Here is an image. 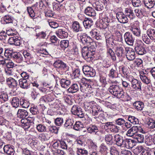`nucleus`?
Wrapping results in <instances>:
<instances>
[{
    "mask_svg": "<svg viewBox=\"0 0 155 155\" xmlns=\"http://www.w3.org/2000/svg\"><path fill=\"white\" fill-rule=\"evenodd\" d=\"M143 44L140 40L137 41L135 44V49L137 53L140 55H142L146 53V51L143 47Z\"/></svg>",
    "mask_w": 155,
    "mask_h": 155,
    "instance_id": "f257e3e1",
    "label": "nucleus"
},
{
    "mask_svg": "<svg viewBox=\"0 0 155 155\" xmlns=\"http://www.w3.org/2000/svg\"><path fill=\"white\" fill-rule=\"evenodd\" d=\"M109 90L112 94L116 97L117 98L118 97L120 94L123 91L122 89L116 85L110 86L109 88Z\"/></svg>",
    "mask_w": 155,
    "mask_h": 155,
    "instance_id": "f03ea898",
    "label": "nucleus"
},
{
    "mask_svg": "<svg viewBox=\"0 0 155 155\" xmlns=\"http://www.w3.org/2000/svg\"><path fill=\"white\" fill-rule=\"evenodd\" d=\"M71 111L73 114L77 115L81 118H83L84 116V113L81 108L77 106H73Z\"/></svg>",
    "mask_w": 155,
    "mask_h": 155,
    "instance_id": "7ed1b4c3",
    "label": "nucleus"
},
{
    "mask_svg": "<svg viewBox=\"0 0 155 155\" xmlns=\"http://www.w3.org/2000/svg\"><path fill=\"white\" fill-rule=\"evenodd\" d=\"M80 40L83 45L86 46L89 45V43L91 40V38L88 36L85 33H82L79 36Z\"/></svg>",
    "mask_w": 155,
    "mask_h": 155,
    "instance_id": "20e7f679",
    "label": "nucleus"
},
{
    "mask_svg": "<svg viewBox=\"0 0 155 155\" xmlns=\"http://www.w3.org/2000/svg\"><path fill=\"white\" fill-rule=\"evenodd\" d=\"M125 42L129 45H133L134 39L132 34L129 32H126L124 35Z\"/></svg>",
    "mask_w": 155,
    "mask_h": 155,
    "instance_id": "39448f33",
    "label": "nucleus"
},
{
    "mask_svg": "<svg viewBox=\"0 0 155 155\" xmlns=\"http://www.w3.org/2000/svg\"><path fill=\"white\" fill-rule=\"evenodd\" d=\"M83 71L85 74L87 75V77H94L95 73L92 68L88 65H84L83 67Z\"/></svg>",
    "mask_w": 155,
    "mask_h": 155,
    "instance_id": "423d86ee",
    "label": "nucleus"
},
{
    "mask_svg": "<svg viewBox=\"0 0 155 155\" xmlns=\"http://www.w3.org/2000/svg\"><path fill=\"white\" fill-rule=\"evenodd\" d=\"M126 58L128 60L132 61L134 60L135 57V54L134 50L131 48H125Z\"/></svg>",
    "mask_w": 155,
    "mask_h": 155,
    "instance_id": "0eeeda50",
    "label": "nucleus"
},
{
    "mask_svg": "<svg viewBox=\"0 0 155 155\" xmlns=\"http://www.w3.org/2000/svg\"><path fill=\"white\" fill-rule=\"evenodd\" d=\"M60 143V147L64 149L70 148L73 145L72 142L70 140H58Z\"/></svg>",
    "mask_w": 155,
    "mask_h": 155,
    "instance_id": "6e6552de",
    "label": "nucleus"
},
{
    "mask_svg": "<svg viewBox=\"0 0 155 155\" xmlns=\"http://www.w3.org/2000/svg\"><path fill=\"white\" fill-rule=\"evenodd\" d=\"M116 17L118 21L122 23H126L128 22V19L126 16L122 12H118L116 14Z\"/></svg>",
    "mask_w": 155,
    "mask_h": 155,
    "instance_id": "1a4fd4ad",
    "label": "nucleus"
},
{
    "mask_svg": "<svg viewBox=\"0 0 155 155\" xmlns=\"http://www.w3.org/2000/svg\"><path fill=\"white\" fill-rule=\"evenodd\" d=\"M8 42L11 45H14L17 46H19L21 43V38L18 36H14L9 38Z\"/></svg>",
    "mask_w": 155,
    "mask_h": 155,
    "instance_id": "9d476101",
    "label": "nucleus"
},
{
    "mask_svg": "<svg viewBox=\"0 0 155 155\" xmlns=\"http://www.w3.org/2000/svg\"><path fill=\"white\" fill-rule=\"evenodd\" d=\"M114 140L118 146L121 147L124 145L125 140H124L122 136L118 134H116L114 136Z\"/></svg>",
    "mask_w": 155,
    "mask_h": 155,
    "instance_id": "9b49d317",
    "label": "nucleus"
},
{
    "mask_svg": "<svg viewBox=\"0 0 155 155\" xmlns=\"http://www.w3.org/2000/svg\"><path fill=\"white\" fill-rule=\"evenodd\" d=\"M68 30L65 28L60 29L57 31L58 36L60 38H67L68 36Z\"/></svg>",
    "mask_w": 155,
    "mask_h": 155,
    "instance_id": "f8f14e48",
    "label": "nucleus"
},
{
    "mask_svg": "<svg viewBox=\"0 0 155 155\" xmlns=\"http://www.w3.org/2000/svg\"><path fill=\"white\" fill-rule=\"evenodd\" d=\"M132 87L135 90L138 91H141V83L137 79L134 78L131 81Z\"/></svg>",
    "mask_w": 155,
    "mask_h": 155,
    "instance_id": "ddd939ff",
    "label": "nucleus"
},
{
    "mask_svg": "<svg viewBox=\"0 0 155 155\" xmlns=\"http://www.w3.org/2000/svg\"><path fill=\"white\" fill-rule=\"evenodd\" d=\"M28 78H27L26 79L25 78H21L19 80V84L21 88L27 89L29 87L30 84L29 82L27 80Z\"/></svg>",
    "mask_w": 155,
    "mask_h": 155,
    "instance_id": "4468645a",
    "label": "nucleus"
},
{
    "mask_svg": "<svg viewBox=\"0 0 155 155\" xmlns=\"http://www.w3.org/2000/svg\"><path fill=\"white\" fill-rule=\"evenodd\" d=\"M71 29L74 32L76 33L82 31V27L80 26L79 23L77 21H75L71 25Z\"/></svg>",
    "mask_w": 155,
    "mask_h": 155,
    "instance_id": "2eb2a0df",
    "label": "nucleus"
},
{
    "mask_svg": "<svg viewBox=\"0 0 155 155\" xmlns=\"http://www.w3.org/2000/svg\"><path fill=\"white\" fill-rule=\"evenodd\" d=\"M124 13V14L126 16L128 17L131 19H133L135 17L133 10L131 7L126 8L125 10Z\"/></svg>",
    "mask_w": 155,
    "mask_h": 155,
    "instance_id": "dca6fc26",
    "label": "nucleus"
},
{
    "mask_svg": "<svg viewBox=\"0 0 155 155\" xmlns=\"http://www.w3.org/2000/svg\"><path fill=\"white\" fill-rule=\"evenodd\" d=\"M90 34L92 38L97 40H99L101 39L100 32L95 28L92 29L90 32Z\"/></svg>",
    "mask_w": 155,
    "mask_h": 155,
    "instance_id": "f3484780",
    "label": "nucleus"
},
{
    "mask_svg": "<svg viewBox=\"0 0 155 155\" xmlns=\"http://www.w3.org/2000/svg\"><path fill=\"white\" fill-rule=\"evenodd\" d=\"M54 100L53 95L49 94L42 97L40 101L42 103H47L52 101Z\"/></svg>",
    "mask_w": 155,
    "mask_h": 155,
    "instance_id": "a211bd4d",
    "label": "nucleus"
},
{
    "mask_svg": "<svg viewBox=\"0 0 155 155\" xmlns=\"http://www.w3.org/2000/svg\"><path fill=\"white\" fill-rule=\"evenodd\" d=\"M3 149L5 152L8 155H14L15 153L13 147L9 145L4 146Z\"/></svg>",
    "mask_w": 155,
    "mask_h": 155,
    "instance_id": "6ab92c4d",
    "label": "nucleus"
},
{
    "mask_svg": "<svg viewBox=\"0 0 155 155\" xmlns=\"http://www.w3.org/2000/svg\"><path fill=\"white\" fill-rule=\"evenodd\" d=\"M137 126H134L129 129L127 132V135L133 138L137 134Z\"/></svg>",
    "mask_w": 155,
    "mask_h": 155,
    "instance_id": "aec40b11",
    "label": "nucleus"
},
{
    "mask_svg": "<svg viewBox=\"0 0 155 155\" xmlns=\"http://www.w3.org/2000/svg\"><path fill=\"white\" fill-rule=\"evenodd\" d=\"M143 3L145 7L147 8H151L155 5L154 0H143Z\"/></svg>",
    "mask_w": 155,
    "mask_h": 155,
    "instance_id": "412c9836",
    "label": "nucleus"
},
{
    "mask_svg": "<svg viewBox=\"0 0 155 155\" xmlns=\"http://www.w3.org/2000/svg\"><path fill=\"white\" fill-rule=\"evenodd\" d=\"M132 33L138 37L140 36L141 30L139 27L134 26L130 29Z\"/></svg>",
    "mask_w": 155,
    "mask_h": 155,
    "instance_id": "4be33fe9",
    "label": "nucleus"
},
{
    "mask_svg": "<svg viewBox=\"0 0 155 155\" xmlns=\"http://www.w3.org/2000/svg\"><path fill=\"white\" fill-rule=\"evenodd\" d=\"M116 54L119 58H122L125 55V51L123 48L121 46L117 47L116 50Z\"/></svg>",
    "mask_w": 155,
    "mask_h": 155,
    "instance_id": "5701e85b",
    "label": "nucleus"
},
{
    "mask_svg": "<svg viewBox=\"0 0 155 155\" xmlns=\"http://www.w3.org/2000/svg\"><path fill=\"white\" fill-rule=\"evenodd\" d=\"M134 145V143L133 140L131 139H126L125 140L123 147L128 149H131Z\"/></svg>",
    "mask_w": 155,
    "mask_h": 155,
    "instance_id": "b1692460",
    "label": "nucleus"
},
{
    "mask_svg": "<svg viewBox=\"0 0 155 155\" xmlns=\"http://www.w3.org/2000/svg\"><path fill=\"white\" fill-rule=\"evenodd\" d=\"M134 108L137 110H142L144 107V104L143 102L140 101H137L133 104Z\"/></svg>",
    "mask_w": 155,
    "mask_h": 155,
    "instance_id": "393cba45",
    "label": "nucleus"
},
{
    "mask_svg": "<svg viewBox=\"0 0 155 155\" xmlns=\"http://www.w3.org/2000/svg\"><path fill=\"white\" fill-rule=\"evenodd\" d=\"M84 12L86 15L89 16H94L96 15L95 11L90 7H88L86 8Z\"/></svg>",
    "mask_w": 155,
    "mask_h": 155,
    "instance_id": "a878e982",
    "label": "nucleus"
},
{
    "mask_svg": "<svg viewBox=\"0 0 155 155\" xmlns=\"http://www.w3.org/2000/svg\"><path fill=\"white\" fill-rule=\"evenodd\" d=\"M147 124L150 130H155V120L152 118L147 119Z\"/></svg>",
    "mask_w": 155,
    "mask_h": 155,
    "instance_id": "bb28decb",
    "label": "nucleus"
},
{
    "mask_svg": "<svg viewBox=\"0 0 155 155\" xmlns=\"http://www.w3.org/2000/svg\"><path fill=\"white\" fill-rule=\"evenodd\" d=\"M117 98H120L122 101H130L131 99L130 97L129 96L127 93H124L123 91L120 94Z\"/></svg>",
    "mask_w": 155,
    "mask_h": 155,
    "instance_id": "cd10ccee",
    "label": "nucleus"
},
{
    "mask_svg": "<svg viewBox=\"0 0 155 155\" xmlns=\"http://www.w3.org/2000/svg\"><path fill=\"white\" fill-rule=\"evenodd\" d=\"M74 123V121L72 117H69L67 118L64 124V126L66 127H68V128H72Z\"/></svg>",
    "mask_w": 155,
    "mask_h": 155,
    "instance_id": "c85d7f7f",
    "label": "nucleus"
},
{
    "mask_svg": "<svg viewBox=\"0 0 155 155\" xmlns=\"http://www.w3.org/2000/svg\"><path fill=\"white\" fill-rule=\"evenodd\" d=\"M60 83L61 87L64 88H67L70 84L71 81L66 78H63L60 80Z\"/></svg>",
    "mask_w": 155,
    "mask_h": 155,
    "instance_id": "c756f323",
    "label": "nucleus"
},
{
    "mask_svg": "<svg viewBox=\"0 0 155 155\" xmlns=\"http://www.w3.org/2000/svg\"><path fill=\"white\" fill-rule=\"evenodd\" d=\"M28 114V113L27 110L23 109H19L18 111V117L20 118L26 117Z\"/></svg>",
    "mask_w": 155,
    "mask_h": 155,
    "instance_id": "7c9ffc66",
    "label": "nucleus"
},
{
    "mask_svg": "<svg viewBox=\"0 0 155 155\" xmlns=\"http://www.w3.org/2000/svg\"><path fill=\"white\" fill-rule=\"evenodd\" d=\"M83 24L85 28H89L93 25V21L91 19L86 18L83 21Z\"/></svg>",
    "mask_w": 155,
    "mask_h": 155,
    "instance_id": "2f4dec72",
    "label": "nucleus"
},
{
    "mask_svg": "<svg viewBox=\"0 0 155 155\" xmlns=\"http://www.w3.org/2000/svg\"><path fill=\"white\" fill-rule=\"evenodd\" d=\"M6 81L8 84L10 86H13V87L16 88L17 82L13 78H7Z\"/></svg>",
    "mask_w": 155,
    "mask_h": 155,
    "instance_id": "473e14b6",
    "label": "nucleus"
},
{
    "mask_svg": "<svg viewBox=\"0 0 155 155\" xmlns=\"http://www.w3.org/2000/svg\"><path fill=\"white\" fill-rule=\"evenodd\" d=\"M147 35L152 40H155V30L149 29L147 31Z\"/></svg>",
    "mask_w": 155,
    "mask_h": 155,
    "instance_id": "72a5a7b5",
    "label": "nucleus"
},
{
    "mask_svg": "<svg viewBox=\"0 0 155 155\" xmlns=\"http://www.w3.org/2000/svg\"><path fill=\"white\" fill-rule=\"evenodd\" d=\"M79 90V87L77 84H72L68 89V91L70 93L77 92Z\"/></svg>",
    "mask_w": 155,
    "mask_h": 155,
    "instance_id": "f704fd0d",
    "label": "nucleus"
},
{
    "mask_svg": "<svg viewBox=\"0 0 155 155\" xmlns=\"http://www.w3.org/2000/svg\"><path fill=\"white\" fill-rule=\"evenodd\" d=\"M28 120H29V118L28 119H22L21 120L22 126L25 129H28L30 127L31 122L28 121Z\"/></svg>",
    "mask_w": 155,
    "mask_h": 155,
    "instance_id": "c9c22d12",
    "label": "nucleus"
},
{
    "mask_svg": "<svg viewBox=\"0 0 155 155\" xmlns=\"http://www.w3.org/2000/svg\"><path fill=\"white\" fill-rule=\"evenodd\" d=\"M93 6L97 11H101L104 8V7L102 4L99 2H97L92 4Z\"/></svg>",
    "mask_w": 155,
    "mask_h": 155,
    "instance_id": "e433bc0d",
    "label": "nucleus"
},
{
    "mask_svg": "<svg viewBox=\"0 0 155 155\" xmlns=\"http://www.w3.org/2000/svg\"><path fill=\"white\" fill-rule=\"evenodd\" d=\"M36 129L39 132H45L47 131L46 127L44 124H38L36 126Z\"/></svg>",
    "mask_w": 155,
    "mask_h": 155,
    "instance_id": "4c0bfd02",
    "label": "nucleus"
},
{
    "mask_svg": "<svg viewBox=\"0 0 155 155\" xmlns=\"http://www.w3.org/2000/svg\"><path fill=\"white\" fill-rule=\"evenodd\" d=\"M87 130L90 133H96L98 132V130L97 126L93 125H91L87 128Z\"/></svg>",
    "mask_w": 155,
    "mask_h": 155,
    "instance_id": "58836bf2",
    "label": "nucleus"
},
{
    "mask_svg": "<svg viewBox=\"0 0 155 155\" xmlns=\"http://www.w3.org/2000/svg\"><path fill=\"white\" fill-rule=\"evenodd\" d=\"M95 52L92 51L90 49L88 53L86 54V55L84 56V58L86 60H89V59L91 60V58H93L94 57Z\"/></svg>",
    "mask_w": 155,
    "mask_h": 155,
    "instance_id": "ea45409f",
    "label": "nucleus"
},
{
    "mask_svg": "<svg viewBox=\"0 0 155 155\" xmlns=\"http://www.w3.org/2000/svg\"><path fill=\"white\" fill-rule=\"evenodd\" d=\"M13 19V18L9 15H5L3 18V20L6 24L12 23Z\"/></svg>",
    "mask_w": 155,
    "mask_h": 155,
    "instance_id": "a19ab883",
    "label": "nucleus"
},
{
    "mask_svg": "<svg viewBox=\"0 0 155 155\" xmlns=\"http://www.w3.org/2000/svg\"><path fill=\"white\" fill-rule=\"evenodd\" d=\"M133 138L139 143H142L144 141V136L142 134H137Z\"/></svg>",
    "mask_w": 155,
    "mask_h": 155,
    "instance_id": "79ce46f5",
    "label": "nucleus"
},
{
    "mask_svg": "<svg viewBox=\"0 0 155 155\" xmlns=\"http://www.w3.org/2000/svg\"><path fill=\"white\" fill-rule=\"evenodd\" d=\"M76 153L78 155H87L88 152L84 149L78 147Z\"/></svg>",
    "mask_w": 155,
    "mask_h": 155,
    "instance_id": "37998d69",
    "label": "nucleus"
},
{
    "mask_svg": "<svg viewBox=\"0 0 155 155\" xmlns=\"http://www.w3.org/2000/svg\"><path fill=\"white\" fill-rule=\"evenodd\" d=\"M113 136L111 134H107L105 136V141L107 143H110L111 144L113 142Z\"/></svg>",
    "mask_w": 155,
    "mask_h": 155,
    "instance_id": "c03bdc74",
    "label": "nucleus"
},
{
    "mask_svg": "<svg viewBox=\"0 0 155 155\" xmlns=\"http://www.w3.org/2000/svg\"><path fill=\"white\" fill-rule=\"evenodd\" d=\"M136 16L139 18H141L143 15L144 11L142 8L136 9L134 10Z\"/></svg>",
    "mask_w": 155,
    "mask_h": 155,
    "instance_id": "a18cd8bd",
    "label": "nucleus"
},
{
    "mask_svg": "<svg viewBox=\"0 0 155 155\" xmlns=\"http://www.w3.org/2000/svg\"><path fill=\"white\" fill-rule=\"evenodd\" d=\"M83 127V124L80 121H77L73 126V129L76 130H80Z\"/></svg>",
    "mask_w": 155,
    "mask_h": 155,
    "instance_id": "49530a36",
    "label": "nucleus"
},
{
    "mask_svg": "<svg viewBox=\"0 0 155 155\" xmlns=\"http://www.w3.org/2000/svg\"><path fill=\"white\" fill-rule=\"evenodd\" d=\"M49 26L52 28H55L58 27V24L56 21L50 19H48L47 21Z\"/></svg>",
    "mask_w": 155,
    "mask_h": 155,
    "instance_id": "de8ad7c7",
    "label": "nucleus"
},
{
    "mask_svg": "<svg viewBox=\"0 0 155 155\" xmlns=\"http://www.w3.org/2000/svg\"><path fill=\"white\" fill-rule=\"evenodd\" d=\"M128 120L134 124L138 123V119L133 116H129L128 118Z\"/></svg>",
    "mask_w": 155,
    "mask_h": 155,
    "instance_id": "09e8293b",
    "label": "nucleus"
},
{
    "mask_svg": "<svg viewBox=\"0 0 155 155\" xmlns=\"http://www.w3.org/2000/svg\"><path fill=\"white\" fill-rule=\"evenodd\" d=\"M61 3V2H59V3H57L54 2L53 3V8L54 10L58 11L61 8L65 7V6H63V5Z\"/></svg>",
    "mask_w": 155,
    "mask_h": 155,
    "instance_id": "8fccbe9b",
    "label": "nucleus"
},
{
    "mask_svg": "<svg viewBox=\"0 0 155 155\" xmlns=\"http://www.w3.org/2000/svg\"><path fill=\"white\" fill-rule=\"evenodd\" d=\"M19 99L16 97H14L12 101V104L13 107L17 108L19 105Z\"/></svg>",
    "mask_w": 155,
    "mask_h": 155,
    "instance_id": "3c124183",
    "label": "nucleus"
},
{
    "mask_svg": "<svg viewBox=\"0 0 155 155\" xmlns=\"http://www.w3.org/2000/svg\"><path fill=\"white\" fill-rule=\"evenodd\" d=\"M106 42L107 45V46L108 45H113L114 44L113 39V37L110 35H107L106 37Z\"/></svg>",
    "mask_w": 155,
    "mask_h": 155,
    "instance_id": "603ef678",
    "label": "nucleus"
},
{
    "mask_svg": "<svg viewBox=\"0 0 155 155\" xmlns=\"http://www.w3.org/2000/svg\"><path fill=\"white\" fill-rule=\"evenodd\" d=\"M69 41L67 40H63L61 41L60 45L61 48L65 49L68 47L69 45Z\"/></svg>",
    "mask_w": 155,
    "mask_h": 155,
    "instance_id": "864d4df0",
    "label": "nucleus"
},
{
    "mask_svg": "<svg viewBox=\"0 0 155 155\" xmlns=\"http://www.w3.org/2000/svg\"><path fill=\"white\" fill-rule=\"evenodd\" d=\"M30 110L31 113L33 115H35L39 113V111L36 106H31Z\"/></svg>",
    "mask_w": 155,
    "mask_h": 155,
    "instance_id": "5fc2aeb1",
    "label": "nucleus"
},
{
    "mask_svg": "<svg viewBox=\"0 0 155 155\" xmlns=\"http://www.w3.org/2000/svg\"><path fill=\"white\" fill-rule=\"evenodd\" d=\"M48 0H41L39 2V6L41 9L44 8L46 6L49 5Z\"/></svg>",
    "mask_w": 155,
    "mask_h": 155,
    "instance_id": "6e6d98bb",
    "label": "nucleus"
},
{
    "mask_svg": "<svg viewBox=\"0 0 155 155\" xmlns=\"http://www.w3.org/2000/svg\"><path fill=\"white\" fill-rule=\"evenodd\" d=\"M39 137H41L42 141H45L48 140L50 137V136L49 134L45 133L41 134Z\"/></svg>",
    "mask_w": 155,
    "mask_h": 155,
    "instance_id": "4d7b16f0",
    "label": "nucleus"
},
{
    "mask_svg": "<svg viewBox=\"0 0 155 155\" xmlns=\"http://www.w3.org/2000/svg\"><path fill=\"white\" fill-rule=\"evenodd\" d=\"M5 64L8 68H12L14 65L13 62L11 60L7 58L6 60Z\"/></svg>",
    "mask_w": 155,
    "mask_h": 155,
    "instance_id": "13d9d810",
    "label": "nucleus"
},
{
    "mask_svg": "<svg viewBox=\"0 0 155 155\" xmlns=\"http://www.w3.org/2000/svg\"><path fill=\"white\" fill-rule=\"evenodd\" d=\"M8 98V95L6 93L4 92L1 93L0 94V100L2 101H7Z\"/></svg>",
    "mask_w": 155,
    "mask_h": 155,
    "instance_id": "bf43d9fd",
    "label": "nucleus"
},
{
    "mask_svg": "<svg viewBox=\"0 0 155 155\" xmlns=\"http://www.w3.org/2000/svg\"><path fill=\"white\" fill-rule=\"evenodd\" d=\"M63 119L61 117H58L55 119L54 122L55 124L58 126H61L63 124Z\"/></svg>",
    "mask_w": 155,
    "mask_h": 155,
    "instance_id": "052dcab7",
    "label": "nucleus"
},
{
    "mask_svg": "<svg viewBox=\"0 0 155 155\" xmlns=\"http://www.w3.org/2000/svg\"><path fill=\"white\" fill-rule=\"evenodd\" d=\"M48 128L49 131L51 132L57 134L58 132V128L55 126L50 125L48 127Z\"/></svg>",
    "mask_w": 155,
    "mask_h": 155,
    "instance_id": "680f3d73",
    "label": "nucleus"
},
{
    "mask_svg": "<svg viewBox=\"0 0 155 155\" xmlns=\"http://www.w3.org/2000/svg\"><path fill=\"white\" fill-rule=\"evenodd\" d=\"M23 54L25 58L28 60H30L33 58V56L31 54L26 50H25L23 51Z\"/></svg>",
    "mask_w": 155,
    "mask_h": 155,
    "instance_id": "e2e57ef3",
    "label": "nucleus"
},
{
    "mask_svg": "<svg viewBox=\"0 0 155 155\" xmlns=\"http://www.w3.org/2000/svg\"><path fill=\"white\" fill-rule=\"evenodd\" d=\"M36 53L38 55L41 56V55H47L48 52L45 49L41 48L38 49L36 51Z\"/></svg>",
    "mask_w": 155,
    "mask_h": 155,
    "instance_id": "0e129e2a",
    "label": "nucleus"
},
{
    "mask_svg": "<svg viewBox=\"0 0 155 155\" xmlns=\"http://www.w3.org/2000/svg\"><path fill=\"white\" fill-rule=\"evenodd\" d=\"M133 6L134 7H138L141 6L142 3L140 0H131Z\"/></svg>",
    "mask_w": 155,
    "mask_h": 155,
    "instance_id": "69168bd1",
    "label": "nucleus"
},
{
    "mask_svg": "<svg viewBox=\"0 0 155 155\" xmlns=\"http://www.w3.org/2000/svg\"><path fill=\"white\" fill-rule=\"evenodd\" d=\"M110 154L111 155H119V152L114 147H111L110 150Z\"/></svg>",
    "mask_w": 155,
    "mask_h": 155,
    "instance_id": "338daca9",
    "label": "nucleus"
},
{
    "mask_svg": "<svg viewBox=\"0 0 155 155\" xmlns=\"http://www.w3.org/2000/svg\"><path fill=\"white\" fill-rule=\"evenodd\" d=\"M89 50H90V49H89L87 46H84L82 48V55L83 58L86 55V54L88 53Z\"/></svg>",
    "mask_w": 155,
    "mask_h": 155,
    "instance_id": "774afa93",
    "label": "nucleus"
}]
</instances>
